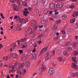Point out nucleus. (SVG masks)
<instances>
[{"mask_svg":"<svg viewBox=\"0 0 78 78\" xmlns=\"http://www.w3.org/2000/svg\"><path fill=\"white\" fill-rule=\"evenodd\" d=\"M55 73L54 69L53 68L50 69L48 71V73L49 75H53Z\"/></svg>","mask_w":78,"mask_h":78,"instance_id":"f257e3e1","label":"nucleus"},{"mask_svg":"<svg viewBox=\"0 0 78 78\" xmlns=\"http://www.w3.org/2000/svg\"><path fill=\"white\" fill-rule=\"evenodd\" d=\"M48 47H45L44 48H43L42 50H41V51L40 53V54L41 55H42L43 53H45V51H46V50H47V49L48 48H47Z\"/></svg>","mask_w":78,"mask_h":78,"instance_id":"f03ea898","label":"nucleus"},{"mask_svg":"<svg viewBox=\"0 0 78 78\" xmlns=\"http://www.w3.org/2000/svg\"><path fill=\"white\" fill-rule=\"evenodd\" d=\"M23 20H24V19L23 18H22V19H20L19 20V22L20 23H21V24H20L19 23H18V27H21L22 26V22L23 21Z\"/></svg>","mask_w":78,"mask_h":78,"instance_id":"7ed1b4c3","label":"nucleus"},{"mask_svg":"<svg viewBox=\"0 0 78 78\" xmlns=\"http://www.w3.org/2000/svg\"><path fill=\"white\" fill-rule=\"evenodd\" d=\"M16 46V43H14L12 45V47L10 49V51H12V49H15V48Z\"/></svg>","mask_w":78,"mask_h":78,"instance_id":"20e7f679","label":"nucleus"},{"mask_svg":"<svg viewBox=\"0 0 78 78\" xmlns=\"http://www.w3.org/2000/svg\"><path fill=\"white\" fill-rule=\"evenodd\" d=\"M46 69V65L44 64L42 65V67L41 68V70H45Z\"/></svg>","mask_w":78,"mask_h":78,"instance_id":"39448f33","label":"nucleus"},{"mask_svg":"<svg viewBox=\"0 0 78 78\" xmlns=\"http://www.w3.org/2000/svg\"><path fill=\"white\" fill-rule=\"evenodd\" d=\"M71 68L72 69H78L76 65L74 63H73V65L71 66Z\"/></svg>","mask_w":78,"mask_h":78,"instance_id":"423d86ee","label":"nucleus"},{"mask_svg":"<svg viewBox=\"0 0 78 78\" xmlns=\"http://www.w3.org/2000/svg\"><path fill=\"white\" fill-rule=\"evenodd\" d=\"M55 5L53 3L49 5V8L50 9H54L55 8Z\"/></svg>","mask_w":78,"mask_h":78,"instance_id":"0eeeda50","label":"nucleus"},{"mask_svg":"<svg viewBox=\"0 0 78 78\" xmlns=\"http://www.w3.org/2000/svg\"><path fill=\"white\" fill-rule=\"evenodd\" d=\"M31 23V26L32 27H34V26H36L37 25L36 24H37V22H36V21H35L33 20L32 21Z\"/></svg>","mask_w":78,"mask_h":78,"instance_id":"6e6552de","label":"nucleus"},{"mask_svg":"<svg viewBox=\"0 0 78 78\" xmlns=\"http://www.w3.org/2000/svg\"><path fill=\"white\" fill-rule=\"evenodd\" d=\"M28 14H30V12H29L28 11L25 10H24L23 11V14H24V16H27Z\"/></svg>","mask_w":78,"mask_h":78,"instance_id":"1a4fd4ad","label":"nucleus"},{"mask_svg":"<svg viewBox=\"0 0 78 78\" xmlns=\"http://www.w3.org/2000/svg\"><path fill=\"white\" fill-rule=\"evenodd\" d=\"M46 22V20L44 19V17H43L41 18V23L42 24H44V23H45Z\"/></svg>","mask_w":78,"mask_h":78,"instance_id":"9d476101","label":"nucleus"},{"mask_svg":"<svg viewBox=\"0 0 78 78\" xmlns=\"http://www.w3.org/2000/svg\"><path fill=\"white\" fill-rule=\"evenodd\" d=\"M27 32L29 34H32V30H31V28H29L27 30Z\"/></svg>","mask_w":78,"mask_h":78,"instance_id":"9b49d317","label":"nucleus"},{"mask_svg":"<svg viewBox=\"0 0 78 78\" xmlns=\"http://www.w3.org/2000/svg\"><path fill=\"white\" fill-rule=\"evenodd\" d=\"M12 57L13 58H18V55L16 53H14L12 55Z\"/></svg>","mask_w":78,"mask_h":78,"instance_id":"f8f14e48","label":"nucleus"},{"mask_svg":"<svg viewBox=\"0 0 78 78\" xmlns=\"http://www.w3.org/2000/svg\"><path fill=\"white\" fill-rule=\"evenodd\" d=\"M36 58V55L35 54H33L31 57L32 59H34Z\"/></svg>","mask_w":78,"mask_h":78,"instance_id":"ddd939ff","label":"nucleus"},{"mask_svg":"<svg viewBox=\"0 0 78 78\" xmlns=\"http://www.w3.org/2000/svg\"><path fill=\"white\" fill-rule=\"evenodd\" d=\"M70 45H71V43L69 42L66 43L65 45V47H69Z\"/></svg>","mask_w":78,"mask_h":78,"instance_id":"4468645a","label":"nucleus"},{"mask_svg":"<svg viewBox=\"0 0 78 78\" xmlns=\"http://www.w3.org/2000/svg\"><path fill=\"white\" fill-rule=\"evenodd\" d=\"M57 27H58V24H55L54 26L53 27V30H57Z\"/></svg>","mask_w":78,"mask_h":78,"instance_id":"2eb2a0df","label":"nucleus"},{"mask_svg":"<svg viewBox=\"0 0 78 78\" xmlns=\"http://www.w3.org/2000/svg\"><path fill=\"white\" fill-rule=\"evenodd\" d=\"M45 1H46V0H42L41 1V3L42 6L44 5V4H45Z\"/></svg>","mask_w":78,"mask_h":78,"instance_id":"dca6fc26","label":"nucleus"},{"mask_svg":"<svg viewBox=\"0 0 78 78\" xmlns=\"http://www.w3.org/2000/svg\"><path fill=\"white\" fill-rule=\"evenodd\" d=\"M56 52L58 55H61V49H58Z\"/></svg>","mask_w":78,"mask_h":78,"instance_id":"f3484780","label":"nucleus"},{"mask_svg":"<svg viewBox=\"0 0 78 78\" xmlns=\"http://www.w3.org/2000/svg\"><path fill=\"white\" fill-rule=\"evenodd\" d=\"M35 11L37 14H39V9H37V8L36 7L35 9Z\"/></svg>","mask_w":78,"mask_h":78,"instance_id":"a211bd4d","label":"nucleus"},{"mask_svg":"<svg viewBox=\"0 0 78 78\" xmlns=\"http://www.w3.org/2000/svg\"><path fill=\"white\" fill-rule=\"evenodd\" d=\"M51 58V56L50 55H48L45 57L46 60H48V59H49L50 58Z\"/></svg>","mask_w":78,"mask_h":78,"instance_id":"6ab92c4d","label":"nucleus"},{"mask_svg":"<svg viewBox=\"0 0 78 78\" xmlns=\"http://www.w3.org/2000/svg\"><path fill=\"white\" fill-rule=\"evenodd\" d=\"M26 67H29L30 65V62H26Z\"/></svg>","mask_w":78,"mask_h":78,"instance_id":"aec40b11","label":"nucleus"},{"mask_svg":"<svg viewBox=\"0 0 78 78\" xmlns=\"http://www.w3.org/2000/svg\"><path fill=\"white\" fill-rule=\"evenodd\" d=\"M72 75L73 76L75 77L76 76H78V73L74 74V73H72Z\"/></svg>","mask_w":78,"mask_h":78,"instance_id":"412c9836","label":"nucleus"},{"mask_svg":"<svg viewBox=\"0 0 78 78\" xmlns=\"http://www.w3.org/2000/svg\"><path fill=\"white\" fill-rule=\"evenodd\" d=\"M52 66L54 67H55L56 66V62L55 61H53L52 63Z\"/></svg>","mask_w":78,"mask_h":78,"instance_id":"4be33fe9","label":"nucleus"},{"mask_svg":"<svg viewBox=\"0 0 78 78\" xmlns=\"http://www.w3.org/2000/svg\"><path fill=\"white\" fill-rule=\"evenodd\" d=\"M37 25L35 26L34 27V31H37Z\"/></svg>","mask_w":78,"mask_h":78,"instance_id":"5701e85b","label":"nucleus"},{"mask_svg":"<svg viewBox=\"0 0 78 78\" xmlns=\"http://www.w3.org/2000/svg\"><path fill=\"white\" fill-rule=\"evenodd\" d=\"M67 18V15H64L62 17V19L63 20H66Z\"/></svg>","mask_w":78,"mask_h":78,"instance_id":"b1692460","label":"nucleus"},{"mask_svg":"<svg viewBox=\"0 0 78 78\" xmlns=\"http://www.w3.org/2000/svg\"><path fill=\"white\" fill-rule=\"evenodd\" d=\"M27 57L26 56V55H24L22 57V59L23 60H26V59H27Z\"/></svg>","mask_w":78,"mask_h":78,"instance_id":"393cba45","label":"nucleus"},{"mask_svg":"<svg viewBox=\"0 0 78 78\" xmlns=\"http://www.w3.org/2000/svg\"><path fill=\"white\" fill-rule=\"evenodd\" d=\"M61 22V21L60 20H58L56 21V24L60 23Z\"/></svg>","mask_w":78,"mask_h":78,"instance_id":"a878e982","label":"nucleus"},{"mask_svg":"<svg viewBox=\"0 0 78 78\" xmlns=\"http://www.w3.org/2000/svg\"><path fill=\"white\" fill-rule=\"evenodd\" d=\"M24 66H25V63H23L20 64L19 67H23Z\"/></svg>","mask_w":78,"mask_h":78,"instance_id":"bb28decb","label":"nucleus"},{"mask_svg":"<svg viewBox=\"0 0 78 78\" xmlns=\"http://www.w3.org/2000/svg\"><path fill=\"white\" fill-rule=\"evenodd\" d=\"M63 54L64 55H65V56H68V55H69L68 53L66 51H64L63 52Z\"/></svg>","mask_w":78,"mask_h":78,"instance_id":"cd10ccee","label":"nucleus"},{"mask_svg":"<svg viewBox=\"0 0 78 78\" xmlns=\"http://www.w3.org/2000/svg\"><path fill=\"white\" fill-rule=\"evenodd\" d=\"M33 3L34 5H37V0H34L33 2Z\"/></svg>","mask_w":78,"mask_h":78,"instance_id":"c85d7f7f","label":"nucleus"},{"mask_svg":"<svg viewBox=\"0 0 78 78\" xmlns=\"http://www.w3.org/2000/svg\"><path fill=\"white\" fill-rule=\"evenodd\" d=\"M49 12V11L48 10H47V9H45L44 12V14H47V13H48Z\"/></svg>","mask_w":78,"mask_h":78,"instance_id":"c756f323","label":"nucleus"},{"mask_svg":"<svg viewBox=\"0 0 78 78\" xmlns=\"http://www.w3.org/2000/svg\"><path fill=\"white\" fill-rule=\"evenodd\" d=\"M72 59L73 62L75 63L76 62V58L73 57L72 58Z\"/></svg>","mask_w":78,"mask_h":78,"instance_id":"7c9ffc66","label":"nucleus"},{"mask_svg":"<svg viewBox=\"0 0 78 78\" xmlns=\"http://www.w3.org/2000/svg\"><path fill=\"white\" fill-rule=\"evenodd\" d=\"M58 3L59 4V5H60V8H62V6H63V4H62V3L60 2Z\"/></svg>","mask_w":78,"mask_h":78,"instance_id":"2f4dec72","label":"nucleus"},{"mask_svg":"<svg viewBox=\"0 0 78 78\" xmlns=\"http://www.w3.org/2000/svg\"><path fill=\"white\" fill-rule=\"evenodd\" d=\"M75 21V19H73L70 20V22L71 23H73V22H74Z\"/></svg>","mask_w":78,"mask_h":78,"instance_id":"473e14b6","label":"nucleus"},{"mask_svg":"<svg viewBox=\"0 0 78 78\" xmlns=\"http://www.w3.org/2000/svg\"><path fill=\"white\" fill-rule=\"evenodd\" d=\"M25 40H26V38L22 39L20 40V42H23Z\"/></svg>","mask_w":78,"mask_h":78,"instance_id":"72a5a7b5","label":"nucleus"},{"mask_svg":"<svg viewBox=\"0 0 78 78\" xmlns=\"http://www.w3.org/2000/svg\"><path fill=\"white\" fill-rule=\"evenodd\" d=\"M69 8L71 9H73L74 8H75V5H72L71 6H69Z\"/></svg>","mask_w":78,"mask_h":78,"instance_id":"f704fd0d","label":"nucleus"},{"mask_svg":"<svg viewBox=\"0 0 78 78\" xmlns=\"http://www.w3.org/2000/svg\"><path fill=\"white\" fill-rule=\"evenodd\" d=\"M27 22H28V19L26 18L24 20V22H25V23H27Z\"/></svg>","mask_w":78,"mask_h":78,"instance_id":"c9c22d12","label":"nucleus"},{"mask_svg":"<svg viewBox=\"0 0 78 78\" xmlns=\"http://www.w3.org/2000/svg\"><path fill=\"white\" fill-rule=\"evenodd\" d=\"M74 53L75 55H77L78 54V52L77 51H74Z\"/></svg>","mask_w":78,"mask_h":78,"instance_id":"e433bc0d","label":"nucleus"},{"mask_svg":"<svg viewBox=\"0 0 78 78\" xmlns=\"http://www.w3.org/2000/svg\"><path fill=\"white\" fill-rule=\"evenodd\" d=\"M27 46V44L23 45L22 46V48H25Z\"/></svg>","mask_w":78,"mask_h":78,"instance_id":"4c0bfd02","label":"nucleus"},{"mask_svg":"<svg viewBox=\"0 0 78 78\" xmlns=\"http://www.w3.org/2000/svg\"><path fill=\"white\" fill-rule=\"evenodd\" d=\"M58 61L61 62V61H62V58L61 57H59L58 58Z\"/></svg>","mask_w":78,"mask_h":78,"instance_id":"58836bf2","label":"nucleus"},{"mask_svg":"<svg viewBox=\"0 0 78 78\" xmlns=\"http://www.w3.org/2000/svg\"><path fill=\"white\" fill-rule=\"evenodd\" d=\"M56 6H57V8H60V6L59 5V4L58 3L57 5H56Z\"/></svg>","mask_w":78,"mask_h":78,"instance_id":"ea45409f","label":"nucleus"},{"mask_svg":"<svg viewBox=\"0 0 78 78\" xmlns=\"http://www.w3.org/2000/svg\"><path fill=\"white\" fill-rule=\"evenodd\" d=\"M52 53L53 54H51L52 56H54V55H55V50H54L53 51H52Z\"/></svg>","mask_w":78,"mask_h":78,"instance_id":"a19ab883","label":"nucleus"},{"mask_svg":"<svg viewBox=\"0 0 78 78\" xmlns=\"http://www.w3.org/2000/svg\"><path fill=\"white\" fill-rule=\"evenodd\" d=\"M19 52H20V53H23V50H19Z\"/></svg>","mask_w":78,"mask_h":78,"instance_id":"79ce46f5","label":"nucleus"},{"mask_svg":"<svg viewBox=\"0 0 78 78\" xmlns=\"http://www.w3.org/2000/svg\"><path fill=\"white\" fill-rule=\"evenodd\" d=\"M58 38H59V36H57L56 37L54 38V39H55V40H58Z\"/></svg>","mask_w":78,"mask_h":78,"instance_id":"37998d69","label":"nucleus"},{"mask_svg":"<svg viewBox=\"0 0 78 78\" xmlns=\"http://www.w3.org/2000/svg\"><path fill=\"white\" fill-rule=\"evenodd\" d=\"M26 70H24L23 72V75H25V74L26 73Z\"/></svg>","mask_w":78,"mask_h":78,"instance_id":"c03bdc74","label":"nucleus"},{"mask_svg":"<svg viewBox=\"0 0 78 78\" xmlns=\"http://www.w3.org/2000/svg\"><path fill=\"white\" fill-rule=\"evenodd\" d=\"M2 47H3V45H2V44H0V49H2Z\"/></svg>","mask_w":78,"mask_h":78,"instance_id":"a18cd8bd","label":"nucleus"},{"mask_svg":"<svg viewBox=\"0 0 78 78\" xmlns=\"http://www.w3.org/2000/svg\"><path fill=\"white\" fill-rule=\"evenodd\" d=\"M71 50H72V48H68V51H71Z\"/></svg>","mask_w":78,"mask_h":78,"instance_id":"49530a36","label":"nucleus"},{"mask_svg":"<svg viewBox=\"0 0 78 78\" xmlns=\"http://www.w3.org/2000/svg\"><path fill=\"white\" fill-rule=\"evenodd\" d=\"M17 17H18V16H16L14 17V19H17Z\"/></svg>","mask_w":78,"mask_h":78,"instance_id":"de8ad7c7","label":"nucleus"},{"mask_svg":"<svg viewBox=\"0 0 78 78\" xmlns=\"http://www.w3.org/2000/svg\"><path fill=\"white\" fill-rule=\"evenodd\" d=\"M21 29H22L21 28L18 27L17 28V30H18V31H20V30H21Z\"/></svg>","mask_w":78,"mask_h":78,"instance_id":"09e8293b","label":"nucleus"},{"mask_svg":"<svg viewBox=\"0 0 78 78\" xmlns=\"http://www.w3.org/2000/svg\"><path fill=\"white\" fill-rule=\"evenodd\" d=\"M32 52H36V48H34V49L32 51Z\"/></svg>","mask_w":78,"mask_h":78,"instance_id":"8fccbe9b","label":"nucleus"},{"mask_svg":"<svg viewBox=\"0 0 78 78\" xmlns=\"http://www.w3.org/2000/svg\"><path fill=\"white\" fill-rule=\"evenodd\" d=\"M12 6H14V7H16V8L17 7V5H16V4H14L12 5Z\"/></svg>","mask_w":78,"mask_h":78,"instance_id":"3c124183","label":"nucleus"},{"mask_svg":"<svg viewBox=\"0 0 78 78\" xmlns=\"http://www.w3.org/2000/svg\"><path fill=\"white\" fill-rule=\"evenodd\" d=\"M54 19H58V16H54Z\"/></svg>","mask_w":78,"mask_h":78,"instance_id":"603ef678","label":"nucleus"},{"mask_svg":"<svg viewBox=\"0 0 78 78\" xmlns=\"http://www.w3.org/2000/svg\"><path fill=\"white\" fill-rule=\"evenodd\" d=\"M38 44H41L42 43V41H38Z\"/></svg>","mask_w":78,"mask_h":78,"instance_id":"864d4df0","label":"nucleus"},{"mask_svg":"<svg viewBox=\"0 0 78 78\" xmlns=\"http://www.w3.org/2000/svg\"><path fill=\"white\" fill-rule=\"evenodd\" d=\"M36 73H34L33 74V76H35L36 75Z\"/></svg>","mask_w":78,"mask_h":78,"instance_id":"5fc2aeb1","label":"nucleus"},{"mask_svg":"<svg viewBox=\"0 0 78 78\" xmlns=\"http://www.w3.org/2000/svg\"><path fill=\"white\" fill-rule=\"evenodd\" d=\"M58 11V10L57 9L54 10V12H57Z\"/></svg>","mask_w":78,"mask_h":78,"instance_id":"6e6d98bb","label":"nucleus"},{"mask_svg":"<svg viewBox=\"0 0 78 78\" xmlns=\"http://www.w3.org/2000/svg\"><path fill=\"white\" fill-rule=\"evenodd\" d=\"M2 66H3V63H1L0 64V68H1Z\"/></svg>","mask_w":78,"mask_h":78,"instance_id":"4d7b16f0","label":"nucleus"},{"mask_svg":"<svg viewBox=\"0 0 78 78\" xmlns=\"http://www.w3.org/2000/svg\"><path fill=\"white\" fill-rule=\"evenodd\" d=\"M8 56H7L6 57V58L5 59V61H7V60H8Z\"/></svg>","mask_w":78,"mask_h":78,"instance_id":"13d9d810","label":"nucleus"},{"mask_svg":"<svg viewBox=\"0 0 78 78\" xmlns=\"http://www.w3.org/2000/svg\"><path fill=\"white\" fill-rule=\"evenodd\" d=\"M78 36H76L75 37V38L76 39V40H78V38H77L78 37Z\"/></svg>","mask_w":78,"mask_h":78,"instance_id":"bf43d9fd","label":"nucleus"},{"mask_svg":"<svg viewBox=\"0 0 78 78\" xmlns=\"http://www.w3.org/2000/svg\"><path fill=\"white\" fill-rule=\"evenodd\" d=\"M44 70H41V72H40V74H42L43 72H44Z\"/></svg>","mask_w":78,"mask_h":78,"instance_id":"052dcab7","label":"nucleus"},{"mask_svg":"<svg viewBox=\"0 0 78 78\" xmlns=\"http://www.w3.org/2000/svg\"><path fill=\"white\" fill-rule=\"evenodd\" d=\"M16 2V0H12L13 3H15V2Z\"/></svg>","mask_w":78,"mask_h":78,"instance_id":"680f3d73","label":"nucleus"},{"mask_svg":"<svg viewBox=\"0 0 78 78\" xmlns=\"http://www.w3.org/2000/svg\"><path fill=\"white\" fill-rule=\"evenodd\" d=\"M18 77H19V75L17 74L16 76V78H18Z\"/></svg>","mask_w":78,"mask_h":78,"instance_id":"e2e57ef3","label":"nucleus"},{"mask_svg":"<svg viewBox=\"0 0 78 78\" xmlns=\"http://www.w3.org/2000/svg\"><path fill=\"white\" fill-rule=\"evenodd\" d=\"M7 78H10V76L9 75H8L6 76Z\"/></svg>","mask_w":78,"mask_h":78,"instance_id":"0e129e2a","label":"nucleus"},{"mask_svg":"<svg viewBox=\"0 0 78 78\" xmlns=\"http://www.w3.org/2000/svg\"><path fill=\"white\" fill-rule=\"evenodd\" d=\"M1 30H2V31H3V28L2 27H1L0 28Z\"/></svg>","mask_w":78,"mask_h":78,"instance_id":"69168bd1","label":"nucleus"},{"mask_svg":"<svg viewBox=\"0 0 78 78\" xmlns=\"http://www.w3.org/2000/svg\"><path fill=\"white\" fill-rule=\"evenodd\" d=\"M65 33H66V32L65 31H62V34H65Z\"/></svg>","mask_w":78,"mask_h":78,"instance_id":"338daca9","label":"nucleus"},{"mask_svg":"<svg viewBox=\"0 0 78 78\" xmlns=\"http://www.w3.org/2000/svg\"><path fill=\"white\" fill-rule=\"evenodd\" d=\"M25 34L26 35H27V32L26 31H25Z\"/></svg>","mask_w":78,"mask_h":78,"instance_id":"774afa93","label":"nucleus"}]
</instances>
